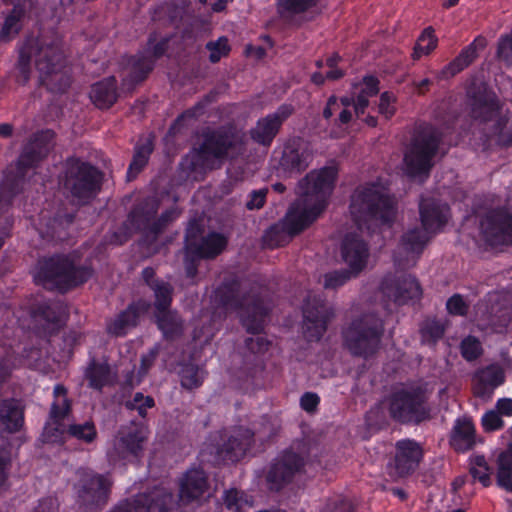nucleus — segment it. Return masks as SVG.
<instances>
[{
  "label": "nucleus",
  "mask_w": 512,
  "mask_h": 512,
  "mask_svg": "<svg viewBox=\"0 0 512 512\" xmlns=\"http://www.w3.org/2000/svg\"><path fill=\"white\" fill-rule=\"evenodd\" d=\"M336 177L335 166L311 171L299 183V199L290 207L282 222L271 227L265 237L271 242L279 233H284L290 238L313 223L324 211Z\"/></svg>",
  "instance_id": "nucleus-1"
},
{
  "label": "nucleus",
  "mask_w": 512,
  "mask_h": 512,
  "mask_svg": "<svg viewBox=\"0 0 512 512\" xmlns=\"http://www.w3.org/2000/svg\"><path fill=\"white\" fill-rule=\"evenodd\" d=\"M421 229L407 231L395 252L394 261L400 267L412 266L431 236L442 229L449 218V208L435 199L420 202Z\"/></svg>",
  "instance_id": "nucleus-2"
},
{
  "label": "nucleus",
  "mask_w": 512,
  "mask_h": 512,
  "mask_svg": "<svg viewBox=\"0 0 512 512\" xmlns=\"http://www.w3.org/2000/svg\"><path fill=\"white\" fill-rule=\"evenodd\" d=\"M396 214L394 201L381 184L358 187L351 196L350 215L359 230L388 224Z\"/></svg>",
  "instance_id": "nucleus-3"
},
{
  "label": "nucleus",
  "mask_w": 512,
  "mask_h": 512,
  "mask_svg": "<svg viewBox=\"0 0 512 512\" xmlns=\"http://www.w3.org/2000/svg\"><path fill=\"white\" fill-rule=\"evenodd\" d=\"M34 53L36 68L39 71V80L53 92L63 91L69 85V78L62 71V54L58 47L47 45L37 47L34 51L33 43L20 50L18 69L23 78V83L29 79V63L31 53Z\"/></svg>",
  "instance_id": "nucleus-4"
},
{
  "label": "nucleus",
  "mask_w": 512,
  "mask_h": 512,
  "mask_svg": "<svg viewBox=\"0 0 512 512\" xmlns=\"http://www.w3.org/2000/svg\"><path fill=\"white\" fill-rule=\"evenodd\" d=\"M92 272L88 268H77L67 257L56 256L38 262L34 279L46 288L61 290L79 285L89 279Z\"/></svg>",
  "instance_id": "nucleus-5"
},
{
  "label": "nucleus",
  "mask_w": 512,
  "mask_h": 512,
  "mask_svg": "<svg viewBox=\"0 0 512 512\" xmlns=\"http://www.w3.org/2000/svg\"><path fill=\"white\" fill-rule=\"evenodd\" d=\"M442 134L430 125H420L404 155L406 172L412 177L426 176L430 171Z\"/></svg>",
  "instance_id": "nucleus-6"
},
{
  "label": "nucleus",
  "mask_w": 512,
  "mask_h": 512,
  "mask_svg": "<svg viewBox=\"0 0 512 512\" xmlns=\"http://www.w3.org/2000/svg\"><path fill=\"white\" fill-rule=\"evenodd\" d=\"M475 214L480 219V235L490 246L512 244V211L501 208L493 199L478 203Z\"/></svg>",
  "instance_id": "nucleus-7"
},
{
  "label": "nucleus",
  "mask_w": 512,
  "mask_h": 512,
  "mask_svg": "<svg viewBox=\"0 0 512 512\" xmlns=\"http://www.w3.org/2000/svg\"><path fill=\"white\" fill-rule=\"evenodd\" d=\"M427 384L413 385L396 391L390 400L391 416L401 422H420L429 415L426 407Z\"/></svg>",
  "instance_id": "nucleus-8"
},
{
  "label": "nucleus",
  "mask_w": 512,
  "mask_h": 512,
  "mask_svg": "<svg viewBox=\"0 0 512 512\" xmlns=\"http://www.w3.org/2000/svg\"><path fill=\"white\" fill-rule=\"evenodd\" d=\"M382 323L373 315L353 321L344 331V340L354 355L368 357L379 348Z\"/></svg>",
  "instance_id": "nucleus-9"
},
{
  "label": "nucleus",
  "mask_w": 512,
  "mask_h": 512,
  "mask_svg": "<svg viewBox=\"0 0 512 512\" xmlns=\"http://www.w3.org/2000/svg\"><path fill=\"white\" fill-rule=\"evenodd\" d=\"M101 181V174L91 165L77 159H70L66 164L64 187L79 202L93 197Z\"/></svg>",
  "instance_id": "nucleus-10"
},
{
  "label": "nucleus",
  "mask_w": 512,
  "mask_h": 512,
  "mask_svg": "<svg viewBox=\"0 0 512 512\" xmlns=\"http://www.w3.org/2000/svg\"><path fill=\"white\" fill-rule=\"evenodd\" d=\"M154 274L155 272L152 268H145L142 272L144 280L153 289L155 294L158 327L165 337L172 338L182 331V323L177 314L168 309L172 301L170 285L164 282H150Z\"/></svg>",
  "instance_id": "nucleus-11"
},
{
  "label": "nucleus",
  "mask_w": 512,
  "mask_h": 512,
  "mask_svg": "<svg viewBox=\"0 0 512 512\" xmlns=\"http://www.w3.org/2000/svg\"><path fill=\"white\" fill-rule=\"evenodd\" d=\"M147 439V430L143 425L132 423L123 427L115 437L112 448L108 450L109 461L132 460L137 458L143 450Z\"/></svg>",
  "instance_id": "nucleus-12"
},
{
  "label": "nucleus",
  "mask_w": 512,
  "mask_h": 512,
  "mask_svg": "<svg viewBox=\"0 0 512 512\" xmlns=\"http://www.w3.org/2000/svg\"><path fill=\"white\" fill-rule=\"evenodd\" d=\"M76 485L78 501L83 505H103L109 495L112 481L108 475L96 474L89 469H79Z\"/></svg>",
  "instance_id": "nucleus-13"
},
{
  "label": "nucleus",
  "mask_w": 512,
  "mask_h": 512,
  "mask_svg": "<svg viewBox=\"0 0 512 512\" xmlns=\"http://www.w3.org/2000/svg\"><path fill=\"white\" fill-rule=\"evenodd\" d=\"M54 401L51 405L49 420L47 421L43 438L46 442H60L66 432V426L63 423L70 411V404L67 398V390L62 385L54 387Z\"/></svg>",
  "instance_id": "nucleus-14"
},
{
  "label": "nucleus",
  "mask_w": 512,
  "mask_h": 512,
  "mask_svg": "<svg viewBox=\"0 0 512 512\" xmlns=\"http://www.w3.org/2000/svg\"><path fill=\"white\" fill-rule=\"evenodd\" d=\"M242 151L241 138L236 134L215 133L208 137L201 148V158L214 165V160L233 158Z\"/></svg>",
  "instance_id": "nucleus-15"
},
{
  "label": "nucleus",
  "mask_w": 512,
  "mask_h": 512,
  "mask_svg": "<svg viewBox=\"0 0 512 512\" xmlns=\"http://www.w3.org/2000/svg\"><path fill=\"white\" fill-rule=\"evenodd\" d=\"M333 312L321 299H308L303 307L304 330L310 340H318L326 331Z\"/></svg>",
  "instance_id": "nucleus-16"
},
{
  "label": "nucleus",
  "mask_w": 512,
  "mask_h": 512,
  "mask_svg": "<svg viewBox=\"0 0 512 512\" xmlns=\"http://www.w3.org/2000/svg\"><path fill=\"white\" fill-rule=\"evenodd\" d=\"M224 305L239 309V316L248 332L258 333L262 330L268 308L259 297H246L239 304V307L233 299H226Z\"/></svg>",
  "instance_id": "nucleus-17"
},
{
  "label": "nucleus",
  "mask_w": 512,
  "mask_h": 512,
  "mask_svg": "<svg viewBox=\"0 0 512 512\" xmlns=\"http://www.w3.org/2000/svg\"><path fill=\"white\" fill-rule=\"evenodd\" d=\"M341 257L348 269L358 275L367 266L368 246L358 234H347L341 245Z\"/></svg>",
  "instance_id": "nucleus-18"
},
{
  "label": "nucleus",
  "mask_w": 512,
  "mask_h": 512,
  "mask_svg": "<svg viewBox=\"0 0 512 512\" xmlns=\"http://www.w3.org/2000/svg\"><path fill=\"white\" fill-rule=\"evenodd\" d=\"M381 291L398 304L418 299L421 295V288L418 282L410 275L404 276L401 279H396L393 276L385 277L381 284Z\"/></svg>",
  "instance_id": "nucleus-19"
},
{
  "label": "nucleus",
  "mask_w": 512,
  "mask_h": 512,
  "mask_svg": "<svg viewBox=\"0 0 512 512\" xmlns=\"http://www.w3.org/2000/svg\"><path fill=\"white\" fill-rule=\"evenodd\" d=\"M292 114V108L281 106L275 113L260 119L251 130L252 139L262 145L269 146L277 135L280 126Z\"/></svg>",
  "instance_id": "nucleus-20"
},
{
  "label": "nucleus",
  "mask_w": 512,
  "mask_h": 512,
  "mask_svg": "<svg viewBox=\"0 0 512 512\" xmlns=\"http://www.w3.org/2000/svg\"><path fill=\"white\" fill-rule=\"evenodd\" d=\"M172 494L165 493L161 489H155L149 495L142 494L133 502H125L118 505L112 512H150L155 509L165 512L168 504L172 502Z\"/></svg>",
  "instance_id": "nucleus-21"
},
{
  "label": "nucleus",
  "mask_w": 512,
  "mask_h": 512,
  "mask_svg": "<svg viewBox=\"0 0 512 512\" xmlns=\"http://www.w3.org/2000/svg\"><path fill=\"white\" fill-rule=\"evenodd\" d=\"M395 449V469L399 476H405L418 467L423 457V450L419 443L404 439L396 443Z\"/></svg>",
  "instance_id": "nucleus-22"
},
{
  "label": "nucleus",
  "mask_w": 512,
  "mask_h": 512,
  "mask_svg": "<svg viewBox=\"0 0 512 512\" xmlns=\"http://www.w3.org/2000/svg\"><path fill=\"white\" fill-rule=\"evenodd\" d=\"M304 465V460L294 452H285L271 467L267 480L272 489H279L282 483L299 471Z\"/></svg>",
  "instance_id": "nucleus-23"
},
{
  "label": "nucleus",
  "mask_w": 512,
  "mask_h": 512,
  "mask_svg": "<svg viewBox=\"0 0 512 512\" xmlns=\"http://www.w3.org/2000/svg\"><path fill=\"white\" fill-rule=\"evenodd\" d=\"M253 433L249 429L238 428L229 435L227 443L217 448V457L223 461H238L250 446Z\"/></svg>",
  "instance_id": "nucleus-24"
},
{
  "label": "nucleus",
  "mask_w": 512,
  "mask_h": 512,
  "mask_svg": "<svg viewBox=\"0 0 512 512\" xmlns=\"http://www.w3.org/2000/svg\"><path fill=\"white\" fill-rule=\"evenodd\" d=\"M53 133L49 130L43 131L35 136V138L25 148L18 160V169L20 174L24 175L25 167L34 166L39 160L47 155L51 148V140Z\"/></svg>",
  "instance_id": "nucleus-25"
},
{
  "label": "nucleus",
  "mask_w": 512,
  "mask_h": 512,
  "mask_svg": "<svg viewBox=\"0 0 512 512\" xmlns=\"http://www.w3.org/2000/svg\"><path fill=\"white\" fill-rule=\"evenodd\" d=\"M503 369L498 365H490L479 370L473 379L474 393L482 398H489L494 389L504 383Z\"/></svg>",
  "instance_id": "nucleus-26"
},
{
  "label": "nucleus",
  "mask_w": 512,
  "mask_h": 512,
  "mask_svg": "<svg viewBox=\"0 0 512 512\" xmlns=\"http://www.w3.org/2000/svg\"><path fill=\"white\" fill-rule=\"evenodd\" d=\"M312 158V151L306 143H293L284 148L281 165L291 172H300L308 167Z\"/></svg>",
  "instance_id": "nucleus-27"
},
{
  "label": "nucleus",
  "mask_w": 512,
  "mask_h": 512,
  "mask_svg": "<svg viewBox=\"0 0 512 512\" xmlns=\"http://www.w3.org/2000/svg\"><path fill=\"white\" fill-rule=\"evenodd\" d=\"M148 308L149 304L146 302H138L130 305L124 312L119 314L108 324V332L116 336L125 335L131 328L137 325L140 316L147 312Z\"/></svg>",
  "instance_id": "nucleus-28"
},
{
  "label": "nucleus",
  "mask_w": 512,
  "mask_h": 512,
  "mask_svg": "<svg viewBox=\"0 0 512 512\" xmlns=\"http://www.w3.org/2000/svg\"><path fill=\"white\" fill-rule=\"evenodd\" d=\"M206 490L207 480L204 471L188 470L180 483V499L183 502H191L202 497Z\"/></svg>",
  "instance_id": "nucleus-29"
},
{
  "label": "nucleus",
  "mask_w": 512,
  "mask_h": 512,
  "mask_svg": "<svg viewBox=\"0 0 512 512\" xmlns=\"http://www.w3.org/2000/svg\"><path fill=\"white\" fill-rule=\"evenodd\" d=\"M226 246V239L217 233H212L203 239L201 245L196 246L192 241V236L188 233L186 238L187 256H197L200 258H210L219 254Z\"/></svg>",
  "instance_id": "nucleus-30"
},
{
  "label": "nucleus",
  "mask_w": 512,
  "mask_h": 512,
  "mask_svg": "<svg viewBox=\"0 0 512 512\" xmlns=\"http://www.w3.org/2000/svg\"><path fill=\"white\" fill-rule=\"evenodd\" d=\"M23 409L17 400L0 402V430L7 432L18 431L23 425Z\"/></svg>",
  "instance_id": "nucleus-31"
},
{
  "label": "nucleus",
  "mask_w": 512,
  "mask_h": 512,
  "mask_svg": "<svg viewBox=\"0 0 512 512\" xmlns=\"http://www.w3.org/2000/svg\"><path fill=\"white\" fill-rule=\"evenodd\" d=\"M472 116L483 121H490L500 116V104L492 92L484 90L479 97H474L471 103Z\"/></svg>",
  "instance_id": "nucleus-32"
},
{
  "label": "nucleus",
  "mask_w": 512,
  "mask_h": 512,
  "mask_svg": "<svg viewBox=\"0 0 512 512\" xmlns=\"http://www.w3.org/2000/svg\"><path fill=\"white\" fill-rule=\"evenodd\" d=\"M475 443V428L469 419H457L451 433L450 444L457 451H467Z\"/></svg>",
  "instance_id": "nucleus-33"
},
{
  "label": "nucleus",
  "mask_w": 512,
  "mask_h": 512,
  "mask_svg": "<svg viewBox=\"0 0 512 512\" xmlns=\"http://www.w3.org/2000/svg\"><path fill=\"white\" fill-rule=\"evenodd\" d=\"M90 98L101 109L112 106L117 99L115 79L108 78L94 84L90 92Z\"/></svg>",
  "instance_id": "nucleus-34"
},
{
  "label": "nucleus",
  "mask_w": 512,
  "mask_h": 512,
  "mask_svg": "<svg viewBox=\"0 0 512 512\" xmlns=\"http://www.w3.org/2000/svg\"><path fill=\"white\" fill-rule=\"evenodd\" d=\"M89 387L101 390L112 381L109 365L106 362L92 361L85 371Z\"/></svg>",
  "instance_id": "nucleus-35"
},
{
  "label": "nucleus",
  "mask_w": 512,
  "mask_h": 512,
  "mask_svg": "<svg viewBox=\"0 0 512 512\" xmlns=\"http://www.w3.org/2000/svg\"><path fill=\"white\" fill-rule=\"evenodd\" d=\"M358 93L357 100L354 103V110L357 115L363 114L368 106V99L378 93V80L373 76L364 77L362 82L354 86Z\"/></svg>",
  "instance_id": "nucleus-36"
},
{
  "label": "nucleus",
  "mask_w": 512,
  "mask_h": 512,
  "mask_svg": "<svg viewBox=\"0 0 512 512\" xmlns=\"http://www.w3.org/2000/svg\"><path fill=\"white\" fill-rule=\"evenodd\" d=\"M355 102L356 101H354V100H352V99H350L348 97L342 98L340 102L337 100L336 97H330L328 102H327V106H326V108L324 109V112H323L324 117L325 118H330L335 112L340 110L339 120H340L341 123L346 124L352 118V114L348 110V107H350L351 105L354 106Z\"/></svg>",
  "instance_id": "nucleus-37"
},
{
  "label": "nucleus",
  "mask_w": 512,
  "mask_h": 512,
  "mask_svg": "<svg viewBox=\"0 0 512 512\" xmlns=\"http://www.w3.org/2000/svg\"><path fill=\"white\" fill-rule=\"evenodd\" d=\"M317 2L318 0H277V7L283 17H292L309 10Z\"/></svg>",
  "instance_id": "nucleus-38"
},
{
  "label": "nucleus",
  "mask_w": 512,
  "mask_h": 512,
  "mask_svg": "<svg viewBox=\"0 0 512 512\" xmlns=\"http://www.w3.org/2000/svg\"><path fill=\"white\" fill-rule=\"evenodd\" d=\"M437 46V38L434 35L432 28H426L423 33L419 36L412 57L413 59H419L422 56L428 55Z\"/></svg>",
  "instance_id": "nucleus-39"
},
{
  "label": "nucleus",
  "mask_w": 512,
  "mask_h": 512,
  "mask_svg": "<svg viewBox=\"0 0 512 512\" xmlns=\"http://www.w3.org/2000/svg\"><path fill=\"white\" fill-rule=\"evenodd\" d=\"M152 152V144L149 140L145 144L137 146L133 160L128 169V177L134 178L138 172L146 165Z\"/></svg>",
  "instance_id": "nucleus-40"
},
{
  "label": "nucleus",
  "mask_w": 512,
  "mask_h": 512,
  "mask_svg": "<svg viewBox=\"0 0 512 512\" xmlns=\"http://www.w3.org/2000/svg\"><path fill=\"white\" fill-rule=\"evenodd\" d=\"M22 17L23 9L20 7H14L11 13L6 17L2 26L0 33L2 39L8 40L19 32Z\"/></svg>",
  "instance_id": "nucleus-41"
},
{
  "label": "nucleus",
  "mask_w": 512,
  "mask_h": 512,
  "mask_svg": "<svg viewBox=\"0 0 512 512\" xmlns=\"http://www.w3.org/2000/svg\"><path fill=\"white\" fill-rule=\"evenodd\" d=\"M471 474L483 486L487 487L491 484V471L483 456H475L471 459Z\"/></svg>",
  "instance_id": "nucleus-42"
},
{
  "label": "nucleus",
  "mask_w": 512,
  "mask_h": 512,
  "mask_svg": "<svg viewBox=\"0 0 512 512\" xmlns=\"http://www.w3.org/2000/svg\"><path fill=\"white\" fill-rule=\"evenodd\" d=\"M205 373L202 369L188 365L181 371V384L183 387L188 389L197 388L201 385L204 379Z\"/></svg>",
  "instance_id": "nucleus-43"
},
{
  "label": "nucleus",
  "mask_w": 512,
  "mask_h": 512,
  "mask_svg": "<svg viewBox=\"0 0 512 512\" xmlns=\"http://www.w3.org/2000/svg\"><path fill=\"white\" fill-rule=\"evenodd\" d=\"M493 136L500 145L512 144V122L506 117H499L494 125Z\"/></svg>",
  "instance_id": "nucleus-44"
},
{
  "label": "nucleus",
  "mask_w": 512,
  "mask_h": 512,
  "mask_svg": "<svg viewBox=\"0 0 512 512\" xmlns=\"http://www.w3.org/2000/svg\"><path fill=\"white\" fill-rule=\"evenodd\" d=\"M460 352L467 361L475 360L483 352L482 344L476 337L467 336L460 344Z\"/></svg>",
  "instance_id": "nucleus-45"
},
{
  "label": "nucleus",
  "mask_w": 512,
  "mask_h": 512,
  "mask_svg": "<svg viewBox=\"0 0 512 512\" xmlns=\"http://www.w3.org/2000/svg\"><path fill=\"white\" fill-rule=\"evenodd\" d=\"M476 58V45L475 42L470 44L467 48H465L460 55L449 64L447 70L451 71L452 74H455L465 67H467L472 61Z\"/></svg>",
  "instance_id": "nucleus-46"
},
{
  "label": "nucleus",
  "mask_w": 512,
  "mask_h": 512,
  "mask_svg": "<svg viewBox=\"0 0 512 512\" xmlns=\"http://www.w3.org/2000/svg\"><path fill=\"white\" fill-rule=\"evenodd\" d=\"M512 474V443L501 452L497 459V482H504V477Z\"/></svg>",
  "instance_id": "nucleus-47"
},
{
  "label": "nucleus",
  "mask_w": 512,
  "mask_h": 512,
  "mask_svg": "<svg viewBox=\"0 0 512 512\" xmlns=\"http://www.w3.org/2000/svg\"><path fill=\"white\" fill-rule=\"evenodd\" d=\"M209 51V60L213 63L218 62L230 52V46L226 37H220L216 41H211L206 45Z\"/></svg>",
  "instance_id": "nucleus-48"
},
{
  "label": "nucleus",
  "mask_w": 512,
  "mask_h": 512,
  "mask_svg": "<svg viewBox=\"0 0 512 512\" xmlns=\"http://www.w3.org/2000/svg\"><path fill=\"white\" fill-rule=\"evenodd\" d=\"M356 276L357 274L352 273L349 269L327 273L324 276V287L326 289H336Z\"/></svg>",
  "instance_id": "nucleus-49"
},
{
  "label": "nucleus",
  "mask_w": 512,
  "mask_h": 512,
  "mask_svg": "<svg viewBox=\"0 0 512 512\" xmlns=\"http://www.w3.org/2000/svg\"><path fill=\"white\" fill-rule=\"evenodd\" d=\"M68 433L79 440L85 442H92L96 438V429L90 422H86L80 425L69 426Z\"/></svg>",
  "instance_id": "nucleus-50"
},
{
  "label": "nucleus",
  "mask_w": 512,
  "mask_h": 512,
  "mask_svg": "<svg viewBox=\"0 0 512 512\" xmlns=\"http://www.w3.org/2000/svg\"><path fill=\"white\" fill-rule=\"evenodd\" d=\"M154 405L153 398L144 397L141 393H136L133 400L127 403V407L138 411L139 415L144 417L146 410Z\"/></svg>",
  "instance_id": "nucleus-51"
},
{
  "label": "nucleus",
  "mask_w": 512,
  "mask_h": 512,
  "mask_svg": "<svg viewBox=\"0 0 512 512\" xmlns=\"http://www.w3.org/2000/svg\"><path fill=\"white\" fill-rule=\"evenodd\" d=\"M379 113L385 118H390L395 113V97L393 94L384 92L381 94L380 102L378 106Z\"/></svg>",
  "instance_id": "nucleus-52"
},
{
  "label": "nucleus",
  "mask_w": 512,
  "mask_h": 512,
  "mask_svg": "<svg viewBox=\"0 0 512 512\" xmlns=\"http://www.w3.org/2000/svg\"><path fill=\"white\" fill-rule=\"evenodd\" d=\"M497 55L507 64H512V31L510 35L500 38Z\"/></svg>",
  "instance_id": "nucleus-53"
},
{
  "label": "nucleus",
  "mask_w": 512,
  "mask_h": 512,
  "mask_svg": "<svg viewBox=\"0 0 512 512\" xmlns=\"http://www.w3.org/2000/svg\"><path fill=\"white\" fill-rule=\"evenodd\" d=\"M501 415L494 410L486 412L482 416V426L485 431H495L503 427Z\"/></svg>",
  "instance_id": "nucleus-54"
},
{
  "label": "nucleus",
  "mask_w": 512,
  "mask_h": 512,
  "mask_svg": "<svg viewBox=\"0 0 512 512\" xmlns=\"http://www.w3.org/2000/svg\"><path fill=\"white\" fill-rule=\"evenodd\" d=\"M422 334L424 337L437 340L444 334V326L435 320L427 321L422 327Z\"/></svg>",
  "instance_id": "nucleus-55"
},
{
  "label": "nucleus",
  "mask_w": 512,
  "mask_h": 512,
  "mask_svg": "<svg viewBox=\"0 0 512 512\" xmlns=\"http://www.w3.org/2000/svg\"><path fill=\"white\" fill-rule=\"evenodd\" d=\"M447 309L449 313L455 314V315H464L467 312V304L462 298V296L456 294L453 295L449 300L447 301Z\"/></svg>",
  "instance_id": "nucleus-56"
},
{
  "label": "nucleus",
  "mask_w": 512,
  "mask_h": 512,
  "mask_svg": "<svg viewBox=\"0 0 512 512\" xmlns=\"http://www.w3.org/2000/svg\"><path fill=\"white\" fill-rule=\"evenodd\" d=\"M266 193V189L252 192L250 200L246 204L247 208L250 210L261 208L264 205Z\"/></svg>",
  "instance_id": "nucleus-57"
},
{
  "label": "nucleus",
  "mask_w": 512,
  "mask_h": 512,
  "mask_svg": "<svg viewBox=\"0 0 512 512\" xmlns=\"http://www.w3.org/2000/svg\"><path fill=\"white\" fill-rule=\"evenodd\" d=\"M318 403L319 397L315 393H305L300 400L301 407L307 412L314 411Z\"/></svg>",
  "instance_id": "nucleus-58"
},
{
  "label": "nucleus",
  "mask_w": 512,
  "mask_h": 512,
  "mask_svg": "<svg viewBox=\"0 0 512 512\" xmlns=\"http://www.w3.org/2000/svg\"><path fill=\"white\" fill-rule=\"evenodd\" d=\"M9 461V452L2 448L0 449V488L4 485L6 480V467Z\"/></svg>",
  "instance_id": "nucleus-59"
},
{
  "label": "nucleus",
  "mask_w": 512,
  "mask_h": 512,
  "mask_svg": "<svg viewBox=\"0 0 512 512\" xmlns=\"http://www.w3.org/2000/svg\"><path fill=\"white\" fill-rule=\"evenodd\" d=\"M339 60V56L335 55L333 57H330L327 60V65L331 68V70L327 73L326 77L330 80H336L343 76V72L339 69H335L334 66Z\"/></svg>",
  "instance_id": "nucleus-60"
},
{
  "label": "nucleus",
  "mask_w": 512,
  "mask_h": 512,
  "mask_svg": "<svg viewBox=\"0 0 512 512\" xmlns=\"http://www.w3.org/2000/svg\"><path fill=\"white\" fill-rule=\"evenodd\" d=\"M497 412L500 415L512 416V399L502 398L496 403Z\"/></svg>",
  "instance_id": "nucleus-61"
},
{
  "label": "nucleus",
  "mask_w": 512,
  "mask_h": 512,
  "mask_svg": "<svg viewBox=\"0 0 512 512\" xmlns=\"http://www.w3.org/2000/svg\"><path fill=\"white\" fill-rule=\"evenodd\" d=\"M245 53L249 57L261 59L265 55V50L260 46H253L249 44L245 48Z\"/></svg>",
  "instance_id": "nucleus-62"
},
{
  "label": "nucleus",
  "mask_w": 512,
  "mask_h": 512,
  "mask_svg": "<svg viewBox=\"0 0 512 512\" xmlns=\"http://www.w3.org/2000/svg\"><path fill=\"white\" fill-rule=\"evenodd\" d=\"M230 1L231 0H200V2L204 4L210 3L211 8L214 12L223 11Z\"/></svg>",
  "instance_id": "nucleus-63"
},
{
  "label": "nucleus",
  "mask_w": 512,
  "mask_h": 512,
  "mask_svg": "<svg viewBox=\"0 0 512 512\" xmlns=\"http://www.w3.org/2000/svg\"><path fill=\"white\" fill-rule=\"evenodd\" d=\"M155 352L151 351L146 356L142 357V373H146L150 365L155 359Z\"/></svg>",
  "instance_id": "nucleus-64"
}]
</instances>
